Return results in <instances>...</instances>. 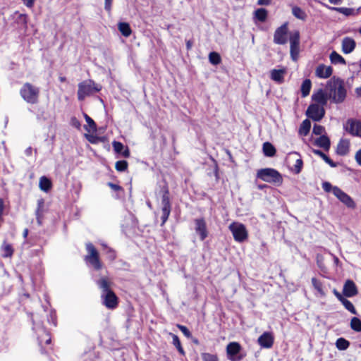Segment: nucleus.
Here are the masks:
<instances>
[{
    "label": "nucleus",
    "instance_id": "obj_5",
    "mask_svg": "<svg viewBox=\"0 0 361 361\" xmlns=\"http://www.w3.org/2000/svg\"><path fill=\"white\" fill-rule=\"evenodd\" d=\"M257 177L268 183H279L282 180L281 174L273 169H263L257 171Z\"/></svg>",
    "mask_w": 361,
    "mask_h": 361
},
{
    "label": "nucleus",
    "instance_id": "obj_44",
    "mask_svg": "<svg viewBox=\"0 0 361 361\" xmlns=\"http://www.w3.org/2000/svg\"><path fill=\"white\" fill-rule=\"evenodd\" d=\"M2 249L4 251V257H11L13 255V248L11 245L4 243V245L2 246Z\"/></svg>",
    "mask_w": 361,
    "mask_h": 361
},
{
    "label": "nucleus",
    "instance_id": "obj_32",
    "mask_svg": "<svg viewBox=\"0 0 361 361\" xmlns=\"http://www.w3.org/2000/svg\"><path fill=\"white\" fill-rule=\"evenodd\" d=\"M331 62L334 64H345V61L342 56L334 51L330 54Z\"/></svg>",
    "mask_w": 361,
    "mask_h": 361
},
{
    "label": "nucleus",
    "instance_id": "obj_34",
    "mask_svg": "<svg viewBox=\"0 0 361 361\" xmlns=\"http://www.w3.org/2000/svg\"><path fill=\"white\" fill-rule=\"evenodd\" d=\"M312 283L314 289L317 290L320 296L324 297L326 295V293L323 289L322 283L320 281L317 280L316 278H312Z\"/></svg>",
    "mask_w": 361,
    "mask_h": 361
},
{
    "label": "nucleus",
    "instance_id": "obj_50",
    "mask_svg": "<svg viewBox=\"0 0 361 361\" xmlns=\"http://www.w3.org/2000/svg\"><path fill=\"white\" fill-rule=\"evenodd\" d=\"M113 0H104V8L108 12L111 11Z\"/></svg>",
    "mask_w": 361,
    "mask_h": 361
},
{
    "label": "nucleus",
    "instance_id": "obj_59",
    "mask_svg": "<svg viewBox=\"0 0 361 361\" xmlns=\"http://www.w3.org/2000/svg\"><path fill=\"white\" fill-rule=\"evenodd\" d=\"M4 209V201L1 198H0V216L1 215L3 212Z\"/></svg>",
    "mask_w": 361,
    "mask_h": 361
},
{
    "label": "nucleus",
    "instance_id": "obj_3",
    "mask_svg": "<svg viewBox=\"0 0 361 361\" xmlns=\"http://www.w3.org/2000/svg\"><path fill=\"white\" fill-rule=\"evenodd\" d=\"M39 88L31 83H25L20 90V94L27 103L35 104L39 102Z\"/></svg>",
    "mask_w": 361,
    "mask_h": 361
},
{
    "label": "nucleus",
    "instance_id": "obj_53",
    "mask_svg": "<svg viewBox=\"0 0 361 361\" xmlns=\"http://www.w3.org/2000/svg\"><path fill=\"white\" fill-rule=\"evenodd\" d=\"M108 185L114 190L117 191V190H121V187L119 185H118L114 184L112 183H109Z\"/></svg>",
    "mask_w": 361,
    "mask_h": 361
},
{
    "label": "nucleus",
    "instance_id": "obj_1",
    "mask_svg": "<svg viewBox=\"0 0 361 361\" xmlns=\"http://www.w3.org/2000/svg\"><path fill=\"white\" fill-rule=\"evenodd\" d=\"M326 91L329 92V97L336 103L342 102L346 96V91L342 80L333 78L328 81Z\"/></svg>",
    "mask_w": 361,
    "mask_h": 361
},
{
    "label": "nucleus",
    "instance_id": "obj_14",
    "mask_svg": "<svg viewBox=\"0 0 361 361\" xmlns=\"http://www.w3.org/2000/svg\"><path fill=\"white\" fill-rule=\"evenodd\" d=\"M195 231L200 235L201 240H204L207 236L206 222L203 219L195 220Z\"/></svg>",
    "mask_w": 361,
    "mask_h": 361
},
{
    "label": "nucleus",
    "instance_id": "obj_31",
    "mask_svg": "<svg viewBox=\"0 0 361 361\" xmlns=\"http://www.w3.org/2000/svg\"><path fill=\"white\" fill-rule=\"evenodd\" d=\"M39 188L45 192L49 191L51 188V180L45 176H42L39 179Z\"/></svg>",
    "mask_w": 361,
    "mask_h": 361
},
{
    "label": "nucleus",
    "instance_id": "obj_8",
    "mask_svg": "<svg viewBox=\"0 0 361 361\" xmlns=\"http://www.w3.org/2000/svg\"><path fill=\"white\" fill-rule=\"evenodd\" d=\"M307 116L315 121H320L325 114L324 106L317 104H312L306 111Z\"/></svg>",
    "mask_w": 361,
    "mask_h": 361
},
{
    "label": "nucleus",
    "instance_id": "obj_54",
    "mask_svg": "<svg viewBox=\"0 0 361 361\" xmlns=\"http://www.w3.org/2000/svg\"><path fill=\"white\" fill-rule=\"evenodd\" d=\"M324 161L329 164L331 167L336 166V164L329 157H327Z\"/></svg>",
    "mask_w": 361,
    "mask_h": 361
},
{
    "label": "nucleus",
    "instance_id": "obj_57",
    "mask_svg": "<svg viewBox=\"0 0 361 361\" xmlns=\"http://www.w3.org/2000/svg\"><path fill=\"white\" fill-rule=\"evenodd\" d=\"M329 1L331 4H335V5L340 4L343 1V0H329Z\"/></svg>",
    "mask_w": 361,
    "mask_h": 361
},
{
    "label": "nucleus",
    "instance_id": "obj_60",
    "mask_svg": "<svg viewBox=\"0 0 361 361\" xmlns=\"http://www.w3.org/2000/svg\"><path fill=\"white\" fill-rule=\"evenodd\" d=\"M334 293L337 298H340V297L341 296V294L339 292H338L336 289L334 290Z\"/></svg>",
    "mask_w": 361,
    "mask_h": 361
},
{
    "label": "nucleus",
    "instance_id": "obj_15",
    "mask_svg": "<svg viewBox=\"0 0 361 361\" xmlns=\"http://www.w3.org/2000/svg\"><path fill=\"white\" fill-rule=\"evenodd\" d=\"M259 345L264 348H270L274 343V336L270 332H264L257 340Z\"/></svg>",
    "mask_w": 361,
    "mask_h": 361
},
{
    "label": "nucleus",
    "instance_id": "obj_43",
    "mask_svg": "<svg viewBox=\"0 0 361 361\" xmlns=\"http://www.w3.org/2000/svg\"><path fill=\"white\" fill-rule=\"evenodd\" d=\"M115 168L118 171H124L128 168V162L126 161H118L116 162Z\"/></svg>",
    "mask_w": 361,
    "mask_h": 361
},
{
    "label": "nucleus",
    "instance_id": "obj_33",
    "mask_svg": "<svg viewBox=\"0 0 361 361\" xmlns=\"http://www.w3.org/2000/svg\"><path fill=\"white\" fill-rule=\"evenodd\" d=\"M311 87H312V82H311L310 80L306 79L302 82V85H301V92H302V96L303 97H307L310 94Z\"/></svg>",
    "mask_w": 361,
    "mask_h": 361
},
{
    "label": "nucleus",
    "instance_id": "obj_52",
    "mask_svg": "<svg viewBox=\"0 0 361 361\" xmlns=\"http://www.w3.org/2000/svg\"><path fill=\"white\" fill-rule=\"evenodd\" d=\"M355 158L357 164L361 166V149L356 152Z\"/></svg>",
    "mask_w": 361,
    "mask_h": 361
},
{
    "label": "nucleus",
    "instance_id": "obj_30",
    "mask_svg": "<svg viewBox=\"0 0 361 361\" xmlns=\"http://www.w3.org/2000/svg\"><path fill=\"white\" fill-rule=\"evenodd\" d=\"M263 152L267 157H273L276 154V149L270 142H264L263 144Z\"/></svg>",
    "mask_w": 361,
    "mask_h": 361
},
{
    "label": "nucleus",
    "instance_id": "obj_24",
    "mask_svg": "<svg viewBox=\"0 0 361 361\" xmlns=\"http://www.w3.org/2000/svg\"><path fill=\"white\" fill-rule=\"evenodd\" d=\"M349 147L350 143L348 140H341L337 145V154L341 156L346 155L349 152Z\"/></svg>",
    "mask_w": 361,
    "mask_h": 361
},
{
    "label": "nucleus",
    "instance_id": "obj_58",
    "mask_svg": "<svg viewBox=\"0 0 361 361\" xmlns=\"http://www.w3.org/2000/svg\"><path fill=\"white\" fill-rule=\"evenodd\" d=\"M192 42L190 40H188L186 42L187 49L188 50L192 48Z\"/></svg>",
    "mask_w": 361,
    "mask_h": 361
},
{
    "label": "nucleus",
    "instance_id": "obj_21",
    "mask_svg": "<svg viewBox=\"0 0 361 361\" xmlns=\"http://www.w3.org/2000/svg\"><path fill=\"white\" fill-rule=\"evenodd\" d=\"M355 47V42L350 37H345L342 41V51L344 54L351 53Z\"/></svg>",
    "mask_w": 361,
    "mask_h": 361
},
{
    "label": "nucleus",
    "instance_id": "obj_42",
    "mask_svg": "<svg viewBox=\"0 0 361 361\" xmlns=\"http://www.w3.org/2000/svg\"><path fill=\"white\" fill-rule=\"evenodd\" d=\"M202 361H219L216 355L210 354L208 353H203L201 354Z\"/></svg>",
    "mask_w": 361,
    "mask_h": 361
},
{
    "label": "nucleus",
    "instance_id": "obj_63",
    "mask_svg": "<svg viewBox=\"0 0 361 361\" xmlns=\"http://www.w3.org/2000/svg\"><path fill=\"white\" fill-rule=\"evenodd\" d=\"M27 234H28V230L26 228L23 231V237L26 238L27 236Z\"/></svg>",
    "mask_w": 361,
    "mask_h": 361
},
{
    "label": "nucleus",
    "instance_id": "obj_9",
    "mask_svg": "<svg viewBox=\"0 0 361 361\" xmlns=\"http://www.w3.org/2000/svg\"><path fill=\"white\" fill-rule=\"evenodd\" d=\"M290 44V56L293 61H296L299 55V45H300V33L298 31H295L291 33L289 37Z\"/></svg>",
    "mask_w": 361,
    "mask_h": 361
},
{
    "label": "nucleus",
    "instance_id": "obj_56",
    "mask_svg": "<svg viewBox=\"0 0 361 361\" xmlns=\"http://www.w3.org/2000/svg\"><path fill=\"white\" fill-rule=\"evenodd\" d=\"M32 149L31 147H27L25 151V154L27 155V156H30L32 154Z\"/></svg>",
    "mask_w": 361,
    "mask_h": 361
},
{
    "label": "nucleus",
    "instance_id": "obj_11",
    "mask_svg": "<svg viewBox=\"0 0 361 361\" xmlns=\"http://www.w3.org/2000/svg\"><path fill=\"white\" fill-rule=\"evenodd\" d=\"M344 127L350 135L361 137V121L356 119H348Z\"/></svg>",
    "mask_w": 361,
    "mask_h": 361
},
{
    "label": "nucleus",
    "instance_id": "obj_6",
    "mask_svg": "<svg viewBox=\"0 0 361 361\" xmlns=\"http://www.w3.org/2000/svg\"><path fill=\"white\" fill-rule=\"evenodd\" d=\"M86 249L88 255L85 256V259L89 262L95 269H100L102 268V263L99 260V252L94 247V245L88 243L86 244Z\"/></svg>",
    "mask_w": 361,
    "mask_h": 361
},
{
    "label": "nucleus",
    "instance_id": "obj_38",
    "mask_svg": "<svg viewBox=\"0 0 361 361\" xmlns=\"http://www.w3.org/2000/svg\"><path fill=\"white\" fill-rule=\"evenodd\" d=\"M209 62L213 65H217L221 63V56L216 52H211L209 54Z\"/></svg>",
    "mask_w": 361,
    "mask_h": 361
},
{
    "label": "nucleus",
    "instance_id": "obj_48",
    "mask_svg": "<svg viewBox=\"0 0 361 361\" xmlns=\"http://www.w3.org/2000/svg\"><path fill=\"white\" fill-rule=\"evenodd\" d=\"M71 123L73 126H74L76 128H80V123L75 117H73L71 118Z\"/></svg>",
    "mask_w": 361,
    "mask_h": 361
},
{
    "label": "nucleus",
    "instance_id": "obj_64",
    "mask_svg": "<svg viewBox=\"0 0 361 361\" xmlns=\"http://www.w3.org/2000/svg\"><path fill=\"white\" fill-rule=\"evenodd\" d=\"M66 78L65 77H60L59 78V80L61 82H63L66 81Z\"/></svg>",
    "mask_w": 361,
    "mask_h": 361
},
{
    "label": "nucleus",
    "instance_id": "obj_29",
    "mask_svg": "<svg viewBox=\"0 0 361 361\" xmlns=\"http://www.w3.org/2000/svg\"><path fill=\"white\" fill-rule=\"evenodd\" d=\"M311 123L308 119L304 120L299 128V134L303 136H306L310 130Z\"/></svg>",
    "mask_w": 361,
    "mask_h": 361
},
{
    "label": "nucleus",
    "instance_id": "obj_26",
    "mask_svg": "<svg viewBox=\"0 0 361 361\" xmlns=\"http://www.w3.org/2000/svg\"><path fill=\"white\" fill-rule=\"evenodd\" d=\"M290 157L295 159V164L293 166V170L295 173H299L302 167V160L299 157V154L297 152L290 153Z\"/></svg>",
    "mask_w": 361,
    "mask_h": 361
},
{
    "label": "nucleus",
    "instance_id": "obj_39",
    "mask_svg": "<svg viewBox=\"0 0 361 361\" xmlns=\"http://www.w3.org/2000/svg\"><path fill=\"white\" fill-rule=\"evenodd\" d=\"M170 335L172 336L173 338V344L176 347L177 350L180 354L184 355L185 352L181 346L178 337L176 335L173 334L171 333H170Z\"/></svg>",
    "mask_w": 361,
    "mask_h": 361
},
{
    "label": "nucleus",
    "instance_id": "obj_41",
    "mask_svg": "<svg viewBox=\"0 0 361 361\" xmlns=\"http://www.w3.org/2000/svg\"><path fill=\"white\" fill-rule=\"evenodd\" d=\"M85 118L90 128V129H87V128H86L87 130L96 131L97 126L94 121L87 114H85Z\"/></svg>",
    "mask_w": 361,
    "mask_h": 361
},
{
    "label": "nucleus",
    "instance_id": "obj_22",
    "mask_svg": "<svg viewBox=\"0 0 361 361\" xmlns=\"http://www.w3.org/2000/svg\"><path fill=\"white\" fill-rule=\"evenodd\" d=\"M97 284L99 288L102 290V293H106L112 291L111 290V286L112 285V281L108 277H102L97 281Z\"/></svg>",
    "mask_w": 361,
    "mask_h": 361
},
{
    "label": "nucleus",
    "instance_id": "obj_55",
    "mask_svg": "<svg viewBox=\"0 0 361 361\" xmlns=\"http://www.w3.org/2000/svg\"><path fill=\"white\" fill-rule=\"evenodd\" d=\"M270 3V0H258L257 4L258 5H269Z\"/></svg>",
    "mask_w": 361,
    "mask_h": 361
},
{
    "label": "nucleus",
    "instance_id": "obj_4",
    "mask_svg": "<svg viewBox=\"0 0 361 361\" xmlns=\"http://www.w3.org/2000/svg\"><path fill=\"white\" fill-rule=\"evenodd\" d=\"M101 89L102 86L95 83L93 80H84L78 84V99L82 101L86 97L99 92Z\"/></svg>",
    "mask_w": 361,
    "mask_h": 361
},
{
    "label": "nucleus",
    "instance_id": "obj_47",
    "mask_svg": "<svg viewBox=\"0 0 361 361\" xmlns=\"http://www.w3.org/2000/svg\"><path fill=\"white\" fill-rule=\"evenodd\" d=\"M177 327L181 331V332L187 338H190L191 337V333H190V331L188 330V329L186 326L180 325V324H178Z\"/></svg>",
    "mask_w": 361,
    "mask_h": 361
},
{
    "label": "nucleus",
    "instance_id": "obj_13",
    "mask_svg": "<svg viewBox=\"0 0 361 361\" xmlns=\"http://www.w3.org/2000/svg\"><path fill=\"white\" fill-rule=\"evenodd\" d=\"M161 204H162V214H161V220L162 224L161 225L164 224L165 222L167 221L170 213H171V204L169 197L168 195V191H166L165 193L162 196V200H161Z\"/></svg>",
    "mask_w": 361,
    "mask_h": 361
},
{
    "label": "nucleus",
    "instance_id": "obj_17",
    "mask_svg": "<svg viewBox=\"0 0 361 361\" xmlns=\"http://www.w3.org/2000/svg\"><path fill=\"white\" fill-rule=\"evenodd\" d=\"M312 99L317 102V104L324 106L327 104V101L329 99V92L326 93L323 90H319L312 95Z\"/></svg>",
    "mask_w": 361,
    "mask_h": 361
},
{
    "label": "nucleus",
    "instance_id": "obj_45",
    "mask_svg": "<svg viewBox=\"0 0 361 361\" xmlns=\"http://www.w3.org/2000/svg\"><path fill=\"white\" fill-rule=\"evenodd\" d=\"M343 306L347 309L349 312H350L353 314H357L356 310L353 305V303L350 300H345L344 301Z\"/></svg>",
    "mask_w": 361,
    "mask_h": 361
},
{
    "label": "nucleus",
    "instance_id": "obj_2",
    "mask_svg": "<svg viewBox=\"0 0 361 361\" xmlns=\"http://www.w3.org/2000/svg\"><path fill=\"white\" fill-rule=\"evenodd\" d=\"M322 188L327 192H332L343 204L348 208H355V203L353 200L337 186H333L329 182L322 183Z\"/></svg>",
    "mask_w": 361,
    "mask_h": 361
},
{
    "label": "nucleus",
    "instance_id": "obj_16",
    "mask_svg": "<svg viewBox=\"0 0 361 361\" xmlns=\"http://www.w3.org/2000/svg\"><path fill=\"white\" fill-rule=\"evenodd\" d=\"M286 73V69L284 68L281 69H272L270 71V78L273 81L281 84L284 82Z\"/></svg>",
    "mask_w": 361,
    "mask_h": 361
},
{
    "label": "nucleus",
    "instance_id": "obj_12",
    "mask_svg": "<svg viewBox=\"0 0 361 361\" xmlns=\"http://www.w3.org/2000/svg\"><path fill=\"white\" fill-rule=\"evenodd\" d=\"M101 298L103 304L108 309H115L118 305V298L113 291L102 293Z\"/></svg>",
    "mask_w": 361,
    "mask_h": 361
},
{
    "label": "nucleus",
    "instance_id": "obj_35",
    "mask_svg": "<svg viewBox=\"0 0 361 361\" xmlns=\"http://www.w3.org/2000/svg\"><path fill=\"white\" fill-rule=\"evenodd\" d=\"M255 17L260 22H264L267 18V11L265 8H258L255 11Z\"/></svg>",
    "mask_w": 361,
    "mask_h": 361
},
{
    "label": "nucleus",
    "instance_id": "obj_37",
    "mask_svg": "<svg viewBox=\"0 0 361 361\" xmlns=\"http://www.w3.org/2000/svg\"><path fill=\"white\" fill-rule=\"evenodd\" d=\"M326 7L331 10L336 11L341 13H343L345 16H350L353 13V9L344 7H331L326 6Z\"/></svg>",
    "mask_w": 361,
    "mask_h": 361
},
{
    "label": "nucleus",
    "instance_id": "obj_61",
    "mask_svg": "<svg viewBox=\"0 0 361 361\" xmlns=\"http://www.w3.org/2000/svg\"><path fill=\"white\" fill-rule=\"evenodd\" d=\"M338 300L339 301H341L342 302V304L343 305L344 304V301L345 300H348L347 299H345V298H343L342 295L340 297V298H338Z\"/></svg>",
    "mask_w": 361,
    "mask_h": 361
},
{
    "label": "nucleus",
    "instance_id": "obj_36",
    "mask_svg": "<svg viewBox=\"0 0 361 361\" xmlns=\"http://www.w3.org/2000/svg\"><path fill=\"white\" fill-rule=\"evenodd\" d=\"M350 327L357 332L361 331V321L357 317L352 318L350 321Z\"/></svg>",
    "mask_w": 361,
    "mask_h": 361
},
{
    "label": "nucleus",
    "instance_id": "obj_51",
    "mask_svg": "<svg viewBox=\"0 0 361 361\" xmlns=\"http://www.w3.org/2000/svg\"><path fill=\"white\" fill-rule=\"evenodd\" d=\"M35 0H23V4L28 8H32Z\"/></svg>",
    "mask_w": 361,
    "mask_h": 361
},
{
    "label": "nucleus",
    "instance_id": "obj_49",
    "mask_svg": "<svg viewBox=\"0 0 361 361\" xmlns=\"http://www.w3.org/2000/svg\"><path fill=\"white\" fill-rule=\"evenodd\" d=\"M313 153L314 154H317L324 161L326 160V159L328 157L324 153H323L322 151L319 149H313Z\"/></svg>",
    "mask_w": 361,
    "mask_h": 361
},
{
    "label": "nucleus",
    "instance_id": "obj_46",
    "mask_svg": "<svg viewBox=\"0 0 361 361\" xmlns=\"http://www.w3.org/2000/svg\"><path fill=\"white\" fill-rule=\"evenodd\" d=\"M325 132V128L320 125H314L313 127L312 133L317 135H323Z\"/></svg>",
    "mask_w": 361,
    "mask_h": 361
},
{
    "label": "nucleus",
    "instance_id": "obj_7",
    "mask_svg": "<svg viewBox=\"0 0 361 361\" xmlns=\"http://www.w3.org/2000/svg\"><path fill=\"white\" fill-rule=\"evenodd\" d=\"M229 229L233 238L237 242H243L247 238V231L245 226L239 222H233L230 224Z\"/></svg>",
    "mask_w": 361,
    "mask_h": 361
},
{
    "label": "nucleus",
    "instance_id": "obj_25",
    "mask_svg": "<svg viewBox=\"0 0 361 361\" xmlns=\"http://www.w3.org/2000/svg\"><path fill=\"white\" fill-rule=\"evenodd\" d=\"M315 144L320 147L324 148L325 150H329L330 148V140L326 135H322L315 140Z\"/></svg>",
    "mask_w": 361,
    "mask_h": 361
},
{
    "label": "nucleus",
    "instance_id": "obj_10",
    "mask_svg": "<svg viewBox=\"0 0 361 361\" xmlns=\"http://www.w3.org/2000/svg\"><path fill=\"white\" fill-rule=\"evenodd\" d=\"M288 23L278 27L274 35V42L276 44H285L287 42Z\"/></svg>",
    "mask_w": 361,
    "mask_h": 361
},
{
    "label": "nucleus",
    "instance_id": "obj_40",
    "mask_svg": "<svg viewBox=\"0 0 361 361\" xmlns=\"http://www.w3.org/2000/svg\"><path fill=\"white\" fill-rule=\"evenodd\" d=\"M349 342L345 338H340L336 341V345L339 350H345L349 346Z\"/></svg>",
    "mask_w": 361,
    "mask_h": 361
},
{
    "label": "nucleus",
    "instance_id": "obj_62",
    "mask_svg": "<svg viewBox=\"0 0 361 361\" xmlns=\"http://www.w3.org/2000/svg\"><path fill=\"white\" fill-rule=\"evenodd\" d=\"M357 94L361 97V87L356 89Z\"/></svg>",
    "mask_w": 361,
    "mask_h": 361
},
{
    "label": "nucleus",
    "instance_id": "obj_20",
    "mask_svg": "<svg viewBox=\"0 0 361 361\" xmlns=\"http://www.w3.org/2000/svg\"><path fill=\"white\" fill-rule=\"evenodd\" d=\"M332 68L324 64L319 65L315 70V75L320 78H328L332 74Z\"/></svg>",
    "mask_w": 361,
    "mask_h": 361
},
{
    "label": "nucleus",
    "instance_id": "obj_28",
    "mask_svg": "<svg viewBox=\"0 0 361 361\" xmlns=\"http://www.w3.org/2000/svg\"><path fill=\"white\" fill-rule=\"evenodd\" d=\"M292 14L298 19L305 20L307 18L306 13L300 7L294 6L292 7Z\"/></svg>",
    "mask_w": 361,
    "mask_h": 361
},
{
    "label": "nucleus",
    "instance_id": "obj_23",
    "mask_svg": "<svg viewBox=\"0 0 361 361\" xmlns=\"http://www.w3.org/2000/svg\"><path fill=\"white\" fill-rule=\"evenodd\" d=\"M112 146L114 147V151L116 153H122L123 156L126 158L130 157V151L128 147H125L124 145L118 141H114L112 142Z\"/></svg>",
    "mask_w": 361,
    "mask_h": 361
},
{
    "label": "nucleus",
    "instance_id": "obj_19",
    "mask_svg": "<svg viewBox=\"0 0 361 361\" xmlns=\"http://www.w3.org/2000/svg\"><path fill=\"white\" fill-rule=\"evenodd\" d=\"M240 345L237 342H232L230 343L226 348L227 354L229 356V359L231 361H236L237 359L235 358L236 355L240 352ZM240 359H238L239 360Z\"/></svg>",
    "mask_w": 361,
    "mask_h": 361
},
{
    "label": "nucleus",
    "instance_id": "obj_27",
    "mask_svg": "<svg viewBox=\"0 0 361 361\" xmlns=\"http://www.w3.org/2000/svg\"><path fill=\"white\" fill-rule=\"evenodd\" d=\"M118 29L121 32V33L126 37H129L132 33L131 28L128 23H119L118 24Z\"/></svg>",
    "mask_w": 361,
    "mask_h": 361
},
{
    "label": "nucleus",
    "instance_id": "obj_18",
    "mask_svg": "<svg viewBox=\"0 0 361 361\" xmlns=\"http://www.w3.org/2000/svg\"><path fill=\"white\" fill-rule=\"evenodd\" d=\"M343 293L344 295L349 298L356 295L357 289L355 283L351 280L346 281L343 286Z\"/></svg>",
    "mask_w": 361,
    "mask_h": 361
}]
</instances>
